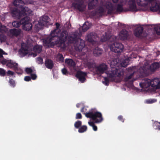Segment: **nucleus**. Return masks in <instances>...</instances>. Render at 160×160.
Wrapping results in <instances>:
<instances>
[{
  "label": "nucleus",
  "instance_id": "obj_7",
  "mask_svg": "<svg viewBox=\"0 0 160 160\" xmlns=\"http://www.w3.org/2000/svg\"><path fill=\"white\" fill-rule=\"evenodd\" d=\"M116 41H113L114 42L111 45V49L116 53L121 52L123 51L124 46L121 43L115 42Z\"/></svg>",
  "mask_w": 160,
  "mask_h": 160
},
{
  "label": "nucleus",
  "instance_id": "obj_39",
  "mask_svg": "<svg viewBox=\"0 0 160 160\" xmlns=\"http://www.w3.org/2000/svg\"><path fill=\"white\" fill-rule=\"evenodd\" d=\"M7 39L6 36L3 34H0V41L1 42H5Z\"/></svg>",
  "mask_w": 160,
  "mask_h": 160
},
{
  "label": "nucleus",
  "instance_id": "obj_50",
  "mask_svg": "<svg viewBox=\"0 0 160 160\" xmlns=\"http://www.w3.org/2000/svg\"><path fill=\"white\" fill-rule=\"evenodd\" d=\"M82 116L80 113H78L76 114V119H80L82 118Z\"/></svg>",
  "mask_w": 160,
  "mask_h": 160
},
{
  "label": "nucleus",
  "instance_id": "obj_38",
  "mask_svg": "<svg viewBox=\"0 0 160 160\" xmlns=\"http://www.w3.org/2000/svg\"><path fill=\"white\" fill-rule=\"evenodd\" d=\"M57 58H58V61L59 62L62 63L63 62L64 58L62 54L58 53V54Z\"/></svg>",
  "mask_w": 160,
  "mask_h": 160
},
{
  "label": "nucleus",
  "instance_id": "obj_17",
  "mask_svg": "<svg viewBox=\"0 0 160 160\" xmlns=\"http://www.w3.org/2000/svg\"><path fill=\"white\" fill-rule=\"evenodd\" d=\"M97 71L100 74L104 73L108 69V66L104 63L100 64L96 67Z\"/></svg>",
  "mask_w": 160,
  "mask_h": 160
},
{
  "label": "nucleus",
  "instance_id": "obj_12",
  "mask_svg": "<svg viewBox=\"0 0 160 160\" xmlns=\"http://www.w3.org/2000/svg\"><path fill=\"white\" fill-rule=\"evenodd\" d=\"M87 73L81 71H78L76 74V77L82 83H83L86 80L85 78Z\"/></svg>",
  "mask_w": 160,
  "mask_h": 160
},
{
  "label": "nucleus",
  "instance_id": "obj_49",
  "mask_svg": "<svg viewBox=\"0 0 160 160\" xmlns=\"http://www.w3.org/2000/svg\"><path fill=\"white\" fill-rule=\"evenodd\" d=\"M87 109L84 107L82 108L81 110V112L83 113V114H85L86 116V113L87 112Z\"/></svg>",
  "mask_w": 160,
  "mask_h": 160
},
{
  "label": "nucleus",
  "instance_id": "obj_33",
  "mask_svg": "<svg viewBox=\"0 0 160 160\" xmlns=\"http://www.w3.org/2000/svg\"><path fill=\"white\" fill-rule=\"evenodd\" d=\"M13 70L16 73L18 74H22L23 72L22 70L18 67V64L16 66V67Z\"/></svg>",
  "mask_w": 160,
  "mask_h": 160
},
{
  "label": "nucleus",
  "instance_id": "obj_28",
  "mask_svg": "<svg viewBox=\"0 0 160 160\" xmlns=\"http://www.w3.org/2000/svg\"><path fill=\"white\" fill-rule=\"evenodd\" d=\"M102 52L103 50L102 49L97 47L93 50V53L95 56H98L101 55Z\"/></svg>",
  "mask_w": 160,
  "mask_h": 160
},
{
  "label": "nucleus",
  "instance_id": "obj_23",
  "mask_svg": "<svg viewBox=\"0 0 160 160\" xmlns=\"http://www.w3.org/2000/svg\"><path fill=\"white\" fill-rule=\"evenodd\" d=\"M98 2V0H92L88 5V9L91 10L94 9L97 5Z\"/></svg>",
  "mask_w": 160,
  "mask_h": 160
},
{
  "label": "nucleus",
  "instance_id": "obj_42",
  "mask_svg": "<svg viewBox=\"0 0 160 160\" xmlns=\"http://www.w3.org/2000/svg\"><path fill=\"white\" fill-rule=\"evenodd\" d=\"M154 30L158 35H160V26H157L154 28Z\"/></svg>",
  "mask_w": 160,
  "mask_h": 160
},
{
  "label": "nucleus",
  "instance_id": "obj_30",
  "mask_svg": "<svg viewBox=\"0 0 160 160\" xmlns=\"http://www.w3.org/2000/svg\"><path fill=\"white\" fill-rule=\"evenodd\" d=\"M90 24L88 22H85L82 27L83 32H85L86 31L90 28Z\"/></svg>",
  "mask_w": 160,
  "mask_h": 160
},
{
  "label": "nucleus",
  "instance_id": "obj_34",
  "mask_svg": "<svg viewBox=\"0 0 160 160\" xmlns=\"http://www.w3.org/2000/svg\"><path fill=\"white\" fill-rule=\"evenodd\" d=\"M87 127L86 125H83L81 126L79 128L78 130V132L79 133H83L87 131Z\"/></svg>",
  "mask_w": 160,
  "mask_h": 160
},
{
  "label": "nucleus",
  "instance_id": "obj_45",
  "mask_svg": "<svg viewBox=\"0 0 160 160\" xmlns=\"http://www.w3.org/2000/svg\"><path fill=\"white\" fill-rule=\"evenodd\" d=\"M25 72L27 74H31L33 72V70L31 68H27L25 69Z\"/></svg>",
  "mask_w": 160,
  "mask_h": 160
},
{
  "label": "nucleus",
  "instance_id": "obj_37",
  "mask_svg": "<svg viewBox=\"0 0 160 160\" xmlns=\"http://www.w3.org/2000/svg\"><path fill=\"white\" fill-rule=\"evenodd\" d=\"M134 71H133L132 73L130 74L129 76H127L124 78V81L125 82L128 81L129 80L131 79L134 75Z\"/></svg>",
  "mask_w": 160,
  "mask_h": 160
},
{
  "label": "nucleus",
  "instance_id": "obj_48",
  "mask_svg": "<svg viewBox=\"0 0 160 160\" xmlns=\"http://www.w3.org/2000/svg\"><path fill=\"white\" fill-rule=\"evenodd\" d=\"M62 72L63 74L66 75L68 73L67 69L65 68H64L62 70Z\"/></svg>",
  "mask_w": 160,
  "mask_h": 160
},
{
  "label": "nucleus",
  "instance_id": "obj_2",
  "mask_svg": "<svg viewBox=\"0 0 160 160\" xmlns=\"http://www.w3.org/2000/svg\"><path fill=\"white\" fill-rule=\"evenodd\" d=\"M32 11L28 7L23 8L21 12L19 11L16 8H14L12 11V16L13 17L18 19H20L23 16V22L22 24L23 29L26 31H30L32 29V24L30 22V18L28 17L30 14H32Z\"/></svg>",
  "mask_w": 160,
  "mask_h": 160
},
{
  "label": "nucleus",
  "instance_id": "obj_41",
  "mask_svg": "<svg viewBox=\"0 0 160 160\" xmlns=\"http://www.w3.org/2000/svg\"><path fill=\"white\" fill-rule=\"evenodd\" d=\"M8 82L11 87L14 88L15 87L16 85L15 81L13 79L10 78Z\"/></svg>",
  "mask_w": 160,
  "mask_h": 160
},
{
  "label": "nucleus",
  "instance_id": "obj_3",
  "mask_svg": "<svg viewBox=\"0 0 160 160\" xmlns=\"http://www.w3.org/2000/svg\"><path fill=\"white\" fill-rule=\"evenodd\" d=\"M118 60L117 59H114L111 62L110 64L111 68V70L107 73L108 77L113 80H114L115 78L117 77H120L121 76L120 71L118 69L116 68L119 65Z\"/></svg>",
  "mask_w": 160,
  "mask_h": 160
},
{
  "label": "nucleus",
  "instance_id": "obj_47",
  "mask_svg": "<svg viewBox=\"0 0 160 160\" xmlns=\"http://www.w3.org/2000/svg\"><path fill=\"white\" fill-rule=\"evenodd\" d=\"M152 81H153V82H152V84H156L155 83H158V82H159L160 81H159V79L158 78H155L153 80H152V81H151V82H152Z\"/></svg>",
  "mask_w": 160,
  "mask_h": 160
},
{
  "label": "nucleus",
  "instance_id": "obj_36",
  "mask_svg": "<svg viewBox=\"0 0 160 160\" xmlns=\"http://www.w3.org/2000/svg\"><path fill=\"white\" fill-rule=\"evenodd\" d=\"M129 60V58L125 59L121 63V66L123 67H126L128 64Z\"/></svg>",
  "mask_w": 160,
  "mask_h": 160
},
{
  "label": "nucleus",
  "instance_id": "obj_56",
  "mask_svg": "<svg viewBox=\"0 0 160 160\" xmlns=\"http://www.w3.org/2000/svg\"><path fill=\"white\" fill-rule=\"evenodd\" d=\"M31 78L30 76H26L24 77V80L28 82L30 81Z\"/></svg>",
  "mask_w": 160,
  "mask_h": 160
},
{
  "label": "nucleus",
  "instance_id": "obj_11",
  "mask_svg": "<svg viewBox=\"0 0 160 160\" xmlns=\"http://www.w3.org/2000/svg\"><path fill=\"white\" fill-rule=\"evenodd\" d=\"M76 1L79 3H72V5L75 9L78 10L80 12H82L84 11V9L82 7V4L83 3V0H75Z\"/></svg>",
  "mask_w": 160,
  "mask_h": 160
},
{
  "label": "nucleus",
  "instance_id": "obj_5",
  "mask_svg": "<svg viewBox=\"0 0 160 160\" xmlns=\"http://www.w3.org/2000/svg\"><path fill=\"white\" fill-rule=\"evenodd\" d=\"M107 8L108 9V13L110 14H120L124 10L123 5L120 4H118L114 6L111 3L107 5Z\"/></svg>",
  "mask_w": 160,
  "mask_h": 160
},
{
  "label": "nucleus",
  "instance_id": "obj_59",
  "mask_svg": "<svg viewBox=\"0 0 160 160\" xmlns=\"http://www.w3.org/2000/svg\"><path fill=\"white\" fill-rule=\"evenodd\" d=\"M88 124L91 126L92 127L95 125L94 122H88Z\"/></svg>",
  "mask_w": 160,
  "mask_h": 160
},
{
  "label": "nucleus",
  "instance_id": "obj_24",
  "mask_svg": "<svg viewBox=\"0 0 160 160\" xmlns=\"http://www.w3.org/2000/svg\"><path fill=\"white\" fill-rule=\"evenodd\" d=\"M45 64L47 68L49 69H52L54 67L53 61L50 59H46L45 61Z\"/></svg>",
  "mask_w": 160,
  "mask_h": 160
},
{
  "label": "nucleus",
  "instance_id": "obj_14",
  "mask_svg": "<svg viewBox=\"0 0 160 160\" xmlns=\"http://www.w3.org/2000/svg\"><path fill=\"white\" fill-rule=\"evenodd\" d=\"M50 18L47 16H43L39 21V23L41 26H45L49 25Z\"/></svg>",
  "mask_w": 160,
  "mask_h": 160
},
{
  "label": "nucleus",
  "instance_id": "obj_43",
  "mask_svg": "<svg viewBox=\"0 0 160 160\" xmlns=\"http://www.w3.org/2000/svg\"><path fill=\"white\" fill-rule=\"evenodd\" d=\"M6 75V71L3 68H0V76L4 77Z\"/></svg>",
  "mask_w": 160,
  "mask_h": 160
},
{
  "label": "nucleus",
  "instance_id": "obj_32",
  "mask_svg": "<svg viewBox=\"0 0 160 160\" xmlns=\"http://www.w3.org/2000/svg\"><path fill=\"white\" fill-rule=\"evenodd\" d=\"M80 42L78 46V49L79 51H82V49L84 48L85 44L84 41L82 40L79 39Z\"/></svg>",
  "mask_w": 160,
  "mask_h": 160
},
{
  "label": "nucleus",
  "instance_id": "obj_44",
  "mask_svg": "<svg viewBox=\"0 0 160 160\" xmlns=\"http://www.w3.org/2000/svg\"><path fill=\"white\" fill-rule=\"evenodd\" d=\"M37 61L39 64H42L43 63V60L40 57H39L37 58Z\"/></svg>",
  "mask_w": 160,
  "mask_h": 160
},
{
  "label": "nucleus",
  "instance_id": "obj_64",
  "mask_svg": "<svg viewBox=\"0 0 160 160\" xmlns=\"http://www.w3.org/2000/svg\"><path fill=\"white\" fill-rule=\"evenodd\" d=\"M80 104L79 103H77L76 104V107L78 108H79L80 107Z\"/></svg>",
  "mask_w": 160,
  "mask_h": 160
},
{
  "label": "nucleus",
  "instance_id": "obj_29",
  "mask_svg": "<svg viewBox=\"0 0 160 160\" xmlns=\"http://www.w3.org/2000/svg\"><path fill=\"white\" fill-rule=\"evenodd\" d=\"M129 8L130 11L132 12H137L138 11L137 8L136 3L129 2Z\"/></svg>",
  "mask_w": 160,
  "mask_h": 160
},
{
  "label": "nucleus",
  "instance_id": "obj_57",
  "mask_svg": "<svg viewBox=\"0 0 160 160\" xmlns=\"http://www.w3.org/2000/svg\"><path fill=\"white\" fill-rule=\"evenodd\" d=\"M4 52L0 48V58H3V54H4Z\"/></svg>",
  "mask_w": 160,
  "mask_h": 160
},
{
  "label": "nucleus",
  "instance_id": "obj_22",
  "mask_svg": "<svg viewBox=\"0 0 160 160\" xmlns=\"http://www.w3.org/2000/svg\"><path fill=\"white\" fill-rule=\"evenodd\" d=\"M29 50L30 48L27 45H22L21 50L19 51V52L20 54L22 53L24 56H25L28 54Z\"/></svg>",
  "mask_w": 160,
  "mask_h": 160
},
{
  "label": "nucleus",
  "instance_id": "obj_19",
  "mask_svg": "<svg viewBox=\"0 0 160 160\" xmlns=\"http://www.w3.org/2000/svg\"><path fill=\"white\" fill-rule=\"evenodd\" d=\"M65 62L68 65L70 69H75L76 63L72 59L66 58L65 60Z\"/></svg>",
  "mask_w": 160,
  "mask_h": 160
},
{
  "label": "nucleus",
  "instance_id": "obj_61",
  "mask_svg": "<svg viewBox=\"0 0 160 160\" xmlns=\"http://www.w3.org/2000/svg\"><path fill=\"white\" fill-rule=\"evenodd\" d=\"M129 2H131V3H136L135 0H130Z\"/></svg>",
  "mask_w": 160,
  "mask_h": 160
},
{
  "label": "nucleus",
  "instance_id": "obj_15",
  "mask_svg": "<svg viewBox=\"0 0 160 160\" xmlns=\"http://www.w3.org/2000/svg\"><path fill=\"white\" fill-rule=\"evenodd\" d=\"M117 39V37L115 36L109 37L108 34L105 33V35H103L101 38V41L102 42H105L107 41L110 42L115 41Z\"/></svg>",
  "mask_w": 160,
  "mask_h": 160
},
{
  "label": "nucleus",
  "instance_id": "obj_62",
  "mask_svg": "<svg viewBox=\"0 0 160 160\" xmlns=\"http://www.w3.org/2000/svg\"><path fill=\"white\" fill-rule=\"evenodd\" d=\"M159 125H157V128L158 129L160 130V122H159Z\"/></svg>",
  "mask_w": 160,
  "mask_h": 160
},
{
  "label": "nucleus",
  "instance_id": "obj_55",
  "mask_svg": "<svg viewBox=\"0 0 160 160\" xmlns=\"http://www.w3.org/2000/svg\"><path fill=\"white\" fill-rule=\"evenodd\" d=\"M118 119L120 121H121L122 122H124V119L123 118V117L122 115H119L118 117Z\"/></svg>",
  "mask_w": 160,
  "mask_h": 160
},
{
  "label": "nucleus",
  "instance_id": "obj_6",
  "mask_svg": "<svg viewBox=\"0 0 160 160\" xmlns=\"http://www.w3.org/2000/svg\"><path fill=\"white\" fill-rule=\"evenodd\" d=\"M148 4H151L150 10L152 12L158 11L160 12V3H158L156 0H147Z\"/></svg>",
  "mask_w": 160,
  "mask_h": 160
},
{
  "label": "nucleus",
  "instance_id": "obj_9",
  "mask_svg": "<svg viewBox=\"0 0 160 160\" xmlns=\"http://www.w3.org/2000/svg\"><path fill=\"white\" fill-rule=\"evenodd\" d=\"M153 82H151V80L149 79L145 78L143 82L140 83V85L141 87L144 88H147L150 86L155 88V86H154V85L155 84H152V83Z\"/></svg>",
  "mask_w": 160,
  "mask_h": 160
},
{
  "label": "nucleus",
  "instance_id": "obj_54",
  "mask_svg": "<svg viewBox=\"0 0 160 160\" xmlns=\"http://www.w3.org/2000/svg\"><path fill=\"white\" fill-rule=\"evenodd\" d=\"M7 74L8 76L10 75L13 76L14 75V73L10 70H8L7 72Z\"/></svg>",
  "mask_w": 160,
  "mask_h": 160
},
{
  "label": "nucleus",
  "instance_id": "obj_60",
  "mask_svg": "<svg viewBox=\"0 0 160 160\" xmlns=\"http://www.w3.org/2000/svg\"><path fill=\"white\" fill-rule=\"evenodd\" d=\"M94 131H97V126L94 125L92 127Z\"/></svg>",
  "mask_w": 160,
  "mask_h": 160
},
{
  "label": "nucleus",
  "instance_id": "obj_13",
  "mask_svg": "<svg viewBox=\"0 0 160 160\" xmlns=\"http://www.w3.org/2000/svg\"><path fill=\"white\" fill-rule=\"evenodd\" d=\"M97 38V34L93 32H91L88 34L87 37V40L93 44L96 43V38Z\"/></svg>",
  "mask_w": 160,
  "mask_h": 160
},
{
  "label": "nucleus",
  "instance_id": "obj_25",
  "mask_svg": "<svg viewBox=\"0 0 160 160\" xmlns=\"http://www.w3.org/2000/svg\"><path fill=\"white\" fill-rule=\"evenodd\" d=\"M160 66V65L158 62H154L150 66L149 69L151 72H154L158 69Z\"/></svg>",
  "mask_w": 160,
  "mask_h": 160
},
{
  "label": "nucleus",
  "instance_id": "obj_20",
  "mask_svg": "<svg viewBox=\"0 0 160 160\" xmlns=\"http://www.w3.org/2000/svg\"><path fill=\"white\" fill-rule=\"evenodd\" d=\"M128 36V32L125 29H123L119 33V38L121 40H125L127 39Z\"/></svg>",
  "mask_w": 160,
  "mask_h": 160
},
{
  "label": "nucleus",
  "instance_id": "obj_35",
  "mask_svg": "<svg viewBox=\"0 0 160 160\" xmlns=\"http://www.w3.org/2000/svg\"><path fill=\"white\" fill-rule=\"evenodd\" d=\"M87 65L89 69H91L95 67L96 65L94 62H88L87 63Z\"/></svg>",
  "mask_w": 160,
  "mask_h": 160
},
{
  "label": "nucleus",
  "instance_id": "obj_58",
  "mask_svg": "<svg viewBox=\"0 0 160 160\" xmlns=\"http://www.w3.org/2000/svg\"><path fill=\"white\" fill-rule=\"evenodd\" d=\"M155 100L154 99H148L147 100V102L148 103H151L154 102Z\"/></svg>",
  "mask_w": 160,
  "mask_h": 160
},
{
  "label": "nucleus",
  "instance_id": "obj_18",
  "mask_svg": "<svg viewBox=\"0 0 160 160\" xmlns=\"http://www.w3.org/2000/svg\"><path fill=\"white\" fill-rule=\"evenodd\" d=\"M143 29L141 27L137 28L135 30L134 34L137 37H145L143 33Z\"/></svg>",
  "mask_w": 160,
  "mask_h": 160
},
{
  "label": "nucleus",
  "instance_id": "obj_27",
  "mask_svg": "<svg viewBox=\"0 0 160 160\" xmlns=\"http://www.w3.org/2000/svg\"><path fill=\"white\" fill-rule=\"evenodd\" d=\"M23 20H24V19H23V18L21 19L19 22L17 21H14L12 22V25L14 27H19L21 25H22V24L24 23V22H24Z\"/></svg>",
  "mask_w": 160,
  "mask_h": 160
},
{
  "label": "nucleus",
  "instance_id": "obj_10",
  "mask_svg": "<svg viewBox=\"0 0 160 160\" xmlns=\"http://www.w3.org/2000/svg\"><path fill=\"white\" fill-rule=\"evenodd\" d=\"M80 39L79 34L78 32H74L69 36L68 40L70 43L76 42Z\"/></svg>",
  "mask_w": 160,
  "mask_h": 160
},
{
  "label": "nucleus",
  "instance_id": "obj_53",
  "mask_svg": "<svg viewBox=\"0 0 160 160\" xmlns=\"http://www.w3.org/2000/svg\"><path fill=\"white\" fill-rule=\"evenodd\" d=\"M92 15L93 16H99L97 10H94L91 12Z\"/></svg>",
  "mask_w": 160,
  "mask_h": 160
},
{
  "label": "nucleus",
  "instance_id": "obj_51",
  "mask_svg": "<svg viewBox=\"0 0 160 160\" xmlns=\"http://www.w3.org/2000/svg\"><path fill=\"white\" fill-rule=\"evenodd\" d=\"M42 26H41L40 24L39 23V22H38V24H37L35 25V28L37 30H39L41 28V27Z\"/></svg>",
  "mask_w": 160,
  "mask_h": 160
},
{
  "label": "nucleus",
  "instance_id": "obj_40",
  "mask_svg": "<svg viewBox=\"0 0 160 160\" xmlns=\"http://www.w3.org/2000/svg\"><path fill=\"white\" fill-rule=\"evenodd\" d=\"M82 122L79 120H78L74 124L75 127L76 128H79L82 125Z\"/></svg>",
  "mask_w": 160,
  "mask_h": 160
},
{
  "label": "nucleus",
  "instance_id": "obj_31",
  "mask_svg": "<svg viewBox=\"0 0 160 160\" xmlns=\"http://www.w3.org/2000/svg\"><path fill=\"white\" fill-rule=\"evenodd\" d=\"M98 15L99 16H101L104 12V9L102 7H99L97 9Z\"/></svg>",
  "mask_w": 160,
  "mask_h": 160
},
{
  "label": "nucleus",
  "instance_id": "obj_8",
  "mask_svg": "<svg viewBox=\"0 0 160 160\" xmlns=\"http://www.w3.org/2000/svg\"><path fill=\"white\" fill-rule=\"evenodd\" d=\"M1 62L2 64H6L7 66L10 68H13V69L16 67V66L18 64L12 60H7L5 59H3L1 60Z\"/></svg>",
  "mask_w": 160,
  "mask_h": 160
},
{
  "label": "nucleus",
  "instance_id": "obj_4",
  "mask_svg": "<svg viewBox=\"0 0 160 160\" xmlns=\"http://www.w3.org/2000/svg\"><path fill=\"white\" fill-rule=\"evenodd\" d=\"M94 110L92 109L88 113H86V117L94 121L95 123H98L101 122L103 120L102 113L98 111H95Z\"/></svg>",
  "mask_w": 160,
  "mask_h": 160
},
{
  "label": "nucleus",
  "instance_id": "obj_16",
  "mask_svg": "<svg viewBox=\"0 0 160 160\" xmlns=\"http://www.w3.org/2000/svg\"><path fill=\"white\" fill-rule=\"evenodd\" d=\"M23 1L22 0H15L13 2V4L16 7V8H13L11 10V13H12V11L13 9L14 8H17L18 10L20 11L21 12L23 8H25V7H22V5H20L21 4H23Z\"/></svg>",
  "mask_w": 160,
  "mask_h": 160
},
{
  "label": "nucleus",
  "instance_id": "obj_46",
  "mask_svg": "<svg viewBox=\"0 0 160 160\" xmlns=\"http://www.w3.org/2000/svg\"><path fill=\"white\" fill-rule=\"evenodd\" d=\"M104 81H102L103 84L106 86L108 85L109 80L108 79L107 77L104 78Z\"/></svg>",
  "mask_w": 160,
  "mask_h": 160
},
{
  "label": "nucleus",
  "instance_id": "obj_21",
  "mask_svg": "<svg viewBox=\"0 0 160 160\" xmlns=\"http://www.w3.org/2000/svg\"><path fill=\"white\" fill-rule=\"evenodd\" d=\"M42 49V47L39 45H36L33 47V50L34 53H33L34 57H35L38 54L40 53Z\"/></svg>",
  "mask_w": 160,
  "mask_h": 160
},
{
  "label": "nucleus",
  "instance_id": "obj_52",
  "mask_svg": "<svg viewBox=\"0 0 160 160\" xmlns=\"http://www.w3.org/2000/svg\"><path fill=\"white\" fill-rule=\"evenodd\" d=\"M30 75H31V77H30L31 78V79H32L33 80H35L36 79V78H37V76L36 74H32V73L30 74Z\"/></svg>",
  "mask_w": 160,
  "mask_h": 160
},
{
  "label": "nucleus",
  "instance_id": "obj_63",
  "mask_svg": "<svg viewBox=\"0 0 160 160\" xmlns=\"http://www.w3.org/2000/svg\"><path fill=\"white\" fill-rule=\"evenodd\" d=\"M118 0H112V1L113 3H116L117 2Z\"/></svg>",
  "mask_w": 160,
  "mask_h": 160
},
{
  "label": "nucleus",
  "instance_id": "obj_26",
  "mask_svg": "<svg viewBox=\"0 0 160 160\" xmlns=\"http://www.w3.org/2000/svg\"><path fill=\"white\" fill-rule=\"evenodd\" d=\"M21 30L19 29H11L9 30L10 33L12 36H17L19 35L21 32Z\"/></svg>",
  "mask_w": 160,
  "mask_h": 160
},
{
  "label": "nucleus",
  "instance_id": "obj_1",
  "mask_svg": "<svg viewBox=\"0 0 160 160\" xmlns=\"http://www.w3.org/2000/svg\"><path fill=\"white\" fill-rule=\"evenodd\" d=\"M55 25L56 28L51 31L50 35L45 38L43 40V42L51 46H54L58 45V47L64 48L65 43L67 39L68 34L66 32L63 31L61 33L60 37H59L58 34L60 31L59 29L60 24L56 22Z\"/></svg>",
  "mask_w": 160,
  "mask_h": 160
}]
</instances>
